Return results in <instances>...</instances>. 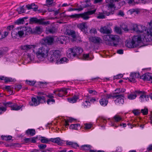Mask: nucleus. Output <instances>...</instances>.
Masks as SVG:
<instances>
[{
	"mask_svg": "<svg viewBox=\"0 0 152 152\" xmlns=\"http://www.w3.org/2000/svg\"><path fill=\"white\" fill-rule=\"evenodd\" d=\"M25 23V20H24L23 19H22V18L18 19L15 22V23L18 25L23 24Z\"/></svg>",
	"mask_w": 152,
	"mask_h": 152,
	"instance_id": "43",
	"label": "nucleus"
},
{
	"mask_svg": "<svg viewBox=\"0 0 152 152\" xmlns=\"http://www.w3.org/2000/svg\"><path fill=\"white\" fill-rule=\"evenodd\" d=\"M77 27L82 31L83 32L85 31V29H87L88 28V26L85 22H83L78 24Z\"/></svg>",
	"mask_w": 152,
	"mask_h": 152,
	"instance_id": "19",
	"label": "nucleus"
},
{
	"mask_svg": "<svg viewBox=\"0 0 152 152\" xmlns=\"http://www.w3.org/2000/svg\"><path fill=\"white\" fill-rule=\"evenodd\" d=\"M39 140L41 142L43 143H47L50 141V139H49L45 137H41L40 138Z\"/></svg>",
	"mask_w": 152,
	"mask_h": 152,
	"instance_id": "34",
	"label": "nucleus"
},
{
	"mask_svg": "<svg viewBox=\"0 0 152 152\" xmlns=\"http://www.w3.org/2000/svg\"><path fill=\"white\" fill-rule=\"evenodd\" d=\"M118 91V92H115V93H113V94H115L117 95H124V94H121L120 93H124L126 91V89L124 88H118L116 89L115 90V91Z\"/></svg>",
	"mask_w": 152,
	"mask_h": 152,
	"instance_id": "33",
	"label": "nucleus"
},
{
	"mask_svg": "<svg viewBox=\"0 0 152 152\" xmlns=\"http://www.w3.org/2000/svg\"><path fill=\"white\" fill-rule=\"evenodd\" d=\"M61 56V52L59 50H51L48 54L47 58L50 62H55L56 63L57 61L60 58Z\"/></svg>",
	"mask_w": 152,
	"mask_h": 152,
	"instance_id": "5",
	"label": "nucleus"
},
{
	"mask_svg": "<svg viewBox=\"0 0 152 152\" xmlns=\"http://www.w3.org/2000/svg\"><path fill=\"white\" fill-rule=\"evenodd\" d=\"M115 30L116 33L119 34H122V31L121 29L118 27H116L115 28Z\"/></svg>",
	"mask_w": 152,
	"mask_h": 152,
	"instance_id": "54",
	"label": "nucleus"
},
{
	"mask_svg": "<svg viewBox=\"0 0 152 152\" xmlns=\"http://www.w3.org/2000/svg\"><path fill=\"white\" fill-rule=\"evenodd\" d=\"M37 98L39 104L40 103H45L46 102L45 97L44 96H37Z\"/></svg>",
	"mask_w": 152,
	"mask_h": 152,
	"instance_id": "27",
	"label": "nucleus"
},
{
	"mask_svg": "<svg viewBox=\"0 0 152 152\" xmlns=\"http://www.w3.org/2000/svg\"><path fill=\"white\" fill-rule=\"evenodd\" d=\"M113 118L115 121L118 122L121 120L122 118L119 115H115L113 117Z\"/></svg>",
	"mask_w": 152,
	"mask_h": 152,
	"instance_id": "50",
	"label": "nucleus"
},
{
	"mask_svg": "<svg viewBox=\"0 0 152 152\" xmlns=\"http://www.w3.org/2000/svg\"><path fill=\"white\" fill-rule=\"evenodd\" d=\"M132 112L135 115H139L141 113L140 111L138 109L134 110H132Z\"/></svg>",
	"mask_w": 152,
	"mask_h": 152,
	"instance_id": "53",
	"label": "nucleus"
},
{
	"mask_svg": "<svg viewBox=\"0 0 152 152\" xmlns=\"http://www.w3.org/2000/svg\"><path fill=\"white\" fill-rule=\"evenodd\" d=\"M56 31V29L55 27H53L52 28H47L46 32L47 34H53Z\"/></svg>",
	"mask_w": 152,
	"mask_h": 152,
	"instance_id": "30",
	"label": "nucleus"
},
{
	"mask_svg": "<svg viewBox=\"0 0 152 152\" xmlns=\"http://www.w3.org/2000/svg\"><path fill=\"white\" fill-rule=\"evenodd\" d=\"M24 34L23 31H19L18 32V34L20 37H22Z\"/></svg>",
	"mask_w": 152,
	"mask_h": 152,
	"instance_id": "62",
	"label": "nucleus"
},
{
	"mask_svg": "<svg viewBox=\"0 0 152 152\" xmlns=\"http://www.w3.org/2000/svg\"><path fill=\"white\" fill-rule=\"evenodd\" d=\"M53 1L54 0H46V4L45 5L48 7L52 5Z\"/></svg>",
	"mask_w": 152,
	"mask_h": 152,
	"instance_id": "51",
	"label": "nucleus"
},
{
	"mask_svg": "<svg viewBox=\"0 0 152 152\" xmlns=\"http://www.w3.org/2000/svg\"><path fill=\"white\" fill-rule=\"evenodd\" d=\"M82 105L84 108L90 106V103L89 101L86 100L82 103Z\"/></svg>",
	"mask_w": 152,
	"mask_h": 152,
	"instance_id": "39",
	"label": "nucleus"
},
{
	"mask_svg": "<svg viewBox=\"0 0 152 152\" xmlns=\"http://www.w3.org/2000/svg\"><path fill=\"white\" fill-rule=\"evenodd\" d=\"M81 95L79 93H75L74 96L71 98H67V100L70 103H74L76 102L77 100L79 99Z\"/></svg>",
	"mask_w": 152,
	"mask_h": 152,
	"instance_id": "12",
	"label": "nucleus"
},
{
	"mask_svg": "<svg viewBox=\"0 0 152 152\" xmlns=\"http://www.w3.org/2000/svg\"><path fill=\"white\" fill-rule=\"evenodd\" d=\"M37 139V137H33L31 138H29V142H31L32 143H35L36 142V140Z\"/></svg>",
	"mask_w": 152,
	"mask_h": 152,
	"instance_id": "55",
	"label": "nucleus"
},
{
	"mask_svg": "<svg viewBox=\"0 0 152 152\" xmlns=\"http://www.w3.org/2000/svg\"><path fill=\"white\" fill-rule=\"evenodd\" d=\"M13 104L11 102L3 103V105L4 106V107H6L7 108V107H11V109H12Z\"/></svg>",
	"mask_w": 152,
	"mask_h": 152,
	"instance_id": "42",
	"label": "nucleus"
},
{
	"mask_svg": "<svg viewBox=\"0 0 152 152\" xmlns=\"http://www.w3.org/2000/svg\"><path fill=\"white\" fill-rule=\"evenodd\" d=\"M66 39L67 37L66 36H62L58 37L56 40L58 43L63 44L64 42H65Z\"/></svg>",
	"mask_w": 152,
	"mask_h": 152,
	"instance_id": "22",
	"label": "nucleus"
},
{
	"mask_svg": "<svg viewBox=\"0 0 152 152\" xmlns=\"http://www.w3.org/2000/svg\"><path fill=\"white\" fill-rule=\"evenodd\" d=\"M103 39L105 41L113 42V45L116 46L119 42L120 38L117 35L109 34L104 36Z\"/></svg>",
	"mask_w": 152,
	"mask_h": 152,
	"instance_id": "6",
	"label": "nucleus"
},
{
	"mask_svg": "<svg viewBox=\"0 0 152 152\" xmlns=\"http://www.w3.org/2000/svg\"><path fill=\"white\" fill-rule=\"evenodd\" d=\"M143 41H145V39L143 37L141 36H134L131 41L126 42V45L127 47L129 48H132L136 47L139 44L143 43Z\"/></svg>",
	"mask_w": 152,
	"mask_h": 152,
	"instance_id": "2",
	"label": "nucleus"
},
{
	"mask_svg": "<svg viewBox=\"0 0 152 152\" xmlns=\"http://www.w3.org/2000/svg\"><path fill=\"white\" fill-rule=\"evenodd\" d=\"M0 80H4L5 83H6L13 81V80L12 78L4 77V76H1V77H0Z\"/></svg>",
	"mask_w": 152,
	"mask_h": 152,
	"instance_id": "31",
	"label": "nucleus"
},
{
	"mask_svg": "<svg viewBox=\"0 0 152 152\" xmlns=\"http://www.w3.org/2000/svg\"><path fill=\"white\" fill-rule=\"evenodd\" d=\"M21 49L22 50H23L26 53V55L27 57V58H28V53H27L28 50V45H22L21 46Z\"/></svg>",
	"mask_w": 152,
	"mask_h": 152,
	"instance_id": "29",
	"label": "nucleus"
},
{
	"mask_svg": "<svg viewBox=\"0 0 152 152\" xmlns=\"http://www.w3.org/2000/svg\"><path fill=\"white\" fill-rule=\"evenodd\" d=\"M80 124H72L69 126L70 129H72L77 130L78 127H80Z\"/></svg>",
	"mask_w": 152,
	"mask_h": 152,
	"instance_id": "36",
	"label": "nucleus"
},
{
	"mask_svg": "<svg viewBox=\"0 0 152 152\" xmlns=\"http://www.w3.org/2000/svg\"><path fill=\"white\" fill-rule=\"evenodd\" d=\"M141 91H136L135 93L134 94H131L128 96V98L130 100H132L135 99L137 95H138V94L141 93Z\"/></svg>",
	"mask_w": 152,
	"mask_h": 152,
	"instance_id": "21",
	"label": "nucleus"
},
{
	"mask_svg": "<svg viewBox=\"0 0 152 152\" xmlns=\"http://www.w3.org/2000/svg\"><path fill=\"white\" fill-rule=\"evenodd\" d=\"M55 102V100L53 99H49L47 101V103L48 104H49L50 103L52 104Z\"/></svg>",
	"mask_w": 152,
	"mask_h": 152,
	"instance_id": "59",
	"label": "nucleus"
},
{
	"mask_svg": "<svg viewBox=\"0 0 152 152\" xmlns=\"http://www.w3.org/2000/svg\"><path fill=\"white\" fill-rule=\"evenodd\" d=\"M83 51V49L76 47L70 48L67 52V56L68 58H73L74 57H78Z\"/></svg>",
	"mask_w": 152,
	"mask_h": 152,
	"instance_id": "4",
	"label": "nucleus"
},
{
	"mask_svg": "<svg viewBox=\"0 0 152 152\" xmlns=\"http://www.w3.org/2000/svg\"><path fill=\"white\" fill-rule=\"evenodd\" d=\"M67 145L70 146L72 148L76 149L77 147H79V145L77 143L75 142H73L70 141H67L66 142Z\"/></svg>",
	"mask_w": 152,
	"mask_h": 152,
	"instance_id": "23",
	"label": "nucleus"
},
{
	"mask_svg": "<svg viewBox=\"0 0 152 152\" xmlns=\"http://www.w3.org/2000/svg\"><path fill=\"white\" fill-rule=\"evenodd\" d=\"M1 138L3 140H5L6 141H8L12 139V137L11 136H7L2 135L1 136Z\"/></svg>",
	"mask_w": 152,
	"mask_h": 152,
	"instance_id": "47",
	"label": "nucleus"
},
{
	"mask_svg": "<svg viewBox=\"0 0 152 152\" xmlns=\"http://www.w3.org/2000/svg\"><path fill=\"white\" fill-rule=\"evenodd\" d=\"M50 141L57 143L58 145H61L62 144V141L61 140V139L59 137L54 138H51L50 139Z\"/></svg>",
	"mask_w": 152,
	"mask_h": 152,
	"instance_id": "26",
	"label": "nucleus"
},
{
	"mask_svg": "<svg viewBox=\"0 0 152 152\" xmlns=\"http://www.w3.org/2000/svg\"><path fill=\"white\" fill-rule=\"evenodd\" d=\"M38 19L35 17H33L30 18L29 20L30 24H32L33 23L37 24Z\"/></svg>",
	"mask_w": 152,
	"mask_h": 152,
	"instance_id": "38",
	"label": "nucleus"
},
{
	"mask_svg": "<svg viewBox=\"0 0 152 152\" xmlns=\"http://www.w3.org/2000/svg\"><path fill=\"white\" fill-rule=\"evenodd\" d=\"M36 133V131L34 129H29V135L31 136L34 135Z\"/></svg>",
	"mask_w": 152,
	"mask_h": 152,
	"instance_id": "49",
	"label": "nucleus"
},
{
	"mask_svg": "<svg viewBox=\"0 0 152 152\" xmlns=\"http://www.w3.org/2000/svg\"><path fill=\"white\" fill-rule=\"evenodd\" d=\"M53 93L58 95L59 97H61L64 96V95L66 94L67 93V92L66 88H63L60 90L55 91L53 92Z\"/></svg>",
	"mask_w": 152,
	"mask_h": 152,
	"instance_id": "13",
	"label": "nucleus"
},
{
	"mask_svg": "<svg viewBox=\"0 0 152 152\" xmlns=\"http://www.w3.org/2000/svg\"><path fill=\"white\" fill-rule=\"evenodd\" d=\"M138 95H140L139 99L142 102L147 101L149 99V97L148 95H146L145 94L142 93V91H141V93L138 94Z\"/></svg>",
	"mask_w": 152,
	"mask_h": 152,
	"instance_id": "18",
	"label": "nucleus"
},
{
	"mask_svg": "<svg viewBox=\"0 0 152 152\" xmlns=\"http://www.w3.org/2000/svg\"><path fill=\"white\" fill-rule=\"evenodd\" d=\"M100 31L103 34H109L112 31L110 29L108 28L106 26H104L100 28Z\"/></svg>",
	"mask_w": 152,
	"mask_h": 152,
	"instance_id": "20",
	"label": "nucleus"
},
{
	"mask_svg": "<svg viewBox=\"0 0 152 152\" xmlns=\"http://www.w3.org/2000/svg\"><path fill=\"white\" fill-rule=\"evenodd\" d=\"M83 8L80 7L78 8H70L68 10V11H72L74 10H78L79 11H81L83 10Z\"/></svg>",
	"mask_w": 152,
	"mask_h": 152,
	"instance_id": "52",
	"label": "nucleus"
},
{
	"mask_svg": "<svg viewBox=\"0 0 152 152\" xmlns=\"http://www.w3.org/2000/svg\"><path fill=\"white\" fill-rule=\"evenodd\" d=\"M54 39L53 37H47L42 39V44L46 45L47 44L48 45H51L53 43Z\"/></svg>",
	"mask_w": 152,
	"mask_h": 152,
	"instance_id": "14",
	"label": "nucleus"
},
{
	"mask_svg": "<svg viewBox=\"0 0 152 152\" xmlns=\"http://www.w3.org/2000/svg\"><path fill=\"white\" fill-rule=\"evenodd\" d=\"M83 59H84L85 60H91L93 58V57L91 58L90 57L89 54H84L83 55Z\"/></svg>",
	"mask_w": 152,
	"mask_h": 152,
	"instance_id": "41",
	"label": "nucleus"
},
{
	"mask_svg": "<svg viewBox=\"0 0 152 152\" xmlns=\"http://www.w3.org/2000/svg\"><path fill=\"white\" fill-rule=\"evenodd\" d=\"M91 5L89 0H86L83 4V8H86L90 6Z\"/></svg>",
	"mask_w": 152,
	"mask_h": 152,
	"instance_id": "48",
	"label": "nucleus"
},
{
	"mask_svg": "<svg viewBox=\"0 0 152 152\" xmlns=\"http://www.w3.org/2000/svg\"><path fill=\"white\" fill-rule=\"evenodd\" d=\"M24 6H23L22 7H20L17 9V10L19 14H21L24 12L25 10L24 8Z\"/></svg>",
	"mask_w": 152,
	"mask_h": 152,
	"instance_id": "40",
	"label": "nucleus"
},
{
	"mask_svg": "<svg viewBox=\"0 0 152 152\" xmlns=\"http://www.w3.org/2000/svg\"><path fill=\"white\" fill-rule=\"evenodd\" d=\"M7 110L6 107L1 106L0 107V115L2 114Z\"/></svg>",
	"mask_w": 152,
	"mask_h": 152,
	"instance_id": "56",
	"label": "nucleus"
},
{
	"mask_svg": "<svg viewBox=\"0 0 152 152\" xmlns=\"http://www.w3.org/2000/svg\"><path fill=\"white\" fill-rule=\"evenodd\" d=\"M92 147V146L90 145H84L80 146V149L84 151H87L89 150Z\"/></svg>",
	"mask_w": 152,
	"mask_h": 152,
	"instance_id": "32",
	"label": "nucleus"
},
{
	"mask_svg": "<svg viewBox=\"0 0 152 152\" xmlns=\"http://www.w3.org/2000/svg\"><path fill=\"white\" fill-rule=\"evenodd\" d=\"M38 6L34 3L29 5V10H33L34 11H36L38 9Z\"/></svg>",
	"mask_w": 152,
	"mask_h": 152,
	"instance_id": "35",
	"label": "nucleus"
},
{
	"mask_svg": "<svg viewBox=\"0 0 152 152\" xmlns=\"http://www.w3.org/2000/svg\"><path fill=\"white\" fill-rule=\"evenodd\" d=\"M96 10V9H94L93 10L88 11L86 12H85L83 13L79 14H75L70 15L67 16L66 15H64V17H69L72 18H81L84 20H87L89 18V15H92L95 13Z\"/></svg>",
	"mask_w": 152,
	"mask_h": 152,
	"instance_id": "3",
	"label": "nucleus"
},
{
	"mask_svg": "<svg viewBox=\"0 0 152 152\" xmlns=\"http://www.w3.org/2000/svg\"><path fill=\"white\" fill-rule=\"evenodd\" d=\"M123 76V75L122 74H120L116 76H115L114 77V79H119L121 77H122Z\"/></svg>",
	"mask_w": 152,
	"mask_h": 152,
	"instance_id": "61",
	"label": "nucleus"
},
{
	"mask_svg": "<svg viewBox=\"0 0 152 152\" xmlns=\"http://www.w3.org/2000/svg\"><path fill=\"white\" fill-rule=\"evenodd\" d=\"M49 50L48 47L45 44H42L39 48H37L36 45H29V52L33 53L32 56L31 54L29 55V58L31 61L33 60L35 54L39 60H43L44 58L48 57Z\"/></svg>",
	"mask_w": 152,
	"mask_h": 152,
	"instance_id": "1",
	"label": "nucleus"
},
{
	"mask_svg": "<svg viewBox=\"0 0 152 152\" xmlns=\"http://www.w3.org/2000/svg\"><path fill=\"white\" fill-rule=\"evenodd\" d=\"M67 33L69 35H70L73 38H75L76 37V36L75 34V32L72 30L70 31L69 32H68Z\"/></svg>",
	"mask_w": 152,
	"mask_h": 152,
	"instance_id": "46",
	"label": "nucleus"
},
{
	"mask_svg": "<svg viewBox=\"0 0 152 152\" xmlns=\"http://www.w3.org/2000/svg\"><path fill=\"white\" fill-rule=\"evenodd\" d=\"M22 88V86L21 85H17L15 86V89L17 91H19Z\"/></svg>",
	"mask_w": 152,
	"mask_h": 152,
	"instance_id": "64",
	"label": "nucleus"
},
{
	"mask_svg": "<svg viewBox=\"0 0 152 152\" xmlns=\"http://www.w3.org/2000/svg\"><path fill=\"white\" fill-rule=\"evenodd\" d=\"M149 29L142 25L137 24L134 25L133 28V30L137 33H143L146 35L148 33Z\"/></svg>",
	"mask_w": 152,
	"mask_h": 152,
	"instance_id": "7",
	"label": "nucleus"
},
{
	"mask_svg": "<svg viewBox=\"0 0 152 152\" xmlns=\"http://www.w3.org/2000/svg\"><path fill=\"white\" fill-rule=\"evenodd\" d=\"M148 33L146 35L144 36L143 38L145 39V41H143V42H152V28H150L148 31Z\"/></svg>",
	"mask_w": 152,
	"mask_h": 152,
	"instance_id": "10",
	"label": "nucleus"
},
{
	"mask_svg": "<svg viewBox=\"0 0 152 152\" xmlns=\"http://www.w3.org/2000/svg\"><path fill=\"white\" fill-rule=\"evenodd\" d=\"M89 32L91 34H94L96 33L97 31L96 28H92L90 30Z\"/></svg>",
	"mask_w": 152,
	"mask_h": 152,
	"instance_id": "57",
	"label": "nucleus"
},
{
	"mask_svg": "<svg viewBox=\"0 0 152 152\" xmlns=\"http://www.w3.org/2000/svg\"><path fill=\"white\" fill-rule=\"evenodd\" d=\"M28 26H25L23 27L22 28V30L26 34H28V31H27L28 29Z\"/></svg>",
	"mask_w": 152,
	"mask_h": 152,
	"instance_id": "58",
	"label": "nucleus"
},
{
	"mask_svg": "<svg viewBox=\"0 0 152 152\" xmlns=\"http://www.w3.org/2000/svg\"><path fill=\"white\" fill-rule=\"evenodd\" d=\"M21 108L20 106L16 104H13L12 106V107L11 110H18L20 109Z\"/></svg>",
	"mask_w": 152,
	"mask_h": 152,
	"instance_id": "37",
	"label": "nucleus"
},
{
	"mask_svg": "<svg viewBox=\"0 0 152 152\" xmlns=\"http://www.w3.org/2000/svg\"><path fill=\"white\" fill-rule=\"evenodd\" d=\"M38 147L40 149H44L46 147L45 144H41L38 145Z\"/></svg>",
	"mask_w": 152,
	"mask_h": 152,
	"instance_id": "63",
	"label": "nucleus"
},
{
	"mask_svg": "<svg viewBox=\"0 0 152 152\" xmlns=\"http://www.w3.org/2000/svg\"><path fill=\"white\" fill-rule=\"evenodd\" d=\"M140 78L144 81H150L151 80H152V74L146 73L140 76Z\"/></svg>",
	"mask_w": 152,
	"mask_h": 152,
	"instance_id": "15",
	"label": "nucleus"
},
{
	"mask_svg": "<svg viewBox=\"0 0 152 152\" xmlns=\"http://www.w3.org/2000/svg\"><path fill=\"white\" fill-rule=\"evenodd\" d=\"M129 12L131 14L134 13L135 14H138L139 12V11L137 9H132L129 10Z\"/></svg>",
	"mask_w": 152,
	"mask_h": 152,
	"instance_id": "45",
	"label": "nucleus"
},
{
	"mask_svg": "<svg viewBox=\"0 0 152 152\" xmlns=\"http://www.w3.org/2000/svg\"><path fill=\"white\" fill-rule=\"evenodd\" d=\"M115 96V97H112V99L116 98L115 100V103L116 104H123L124 103V95H117L115 94H112V96Z\"/></svg>",
	"mask_w": 152,
	"mask_h": 152,
	"instance_id": "9",
	"label": "nucleus"
},
{
	"mask_svg": "<svg viewBox=\"0 0 152 152\" xmlns=\"http://www.w3.org/2000/svg\"><path fill=\"white\" fill-rule=\"evenodd\" d=\"M42 31V28L39 26H37L33 29L29 27V32L33 34H40Z\"/></svg>",
	"mask_w": 152,
	"mask_h": 152,
	"instance_id": "16",
	"label": "nucleus"
},
{
	"mask_svg": "<svg viewBox=\"0 0 152 152\" xmlns=\"http://www.w3.org/2000/svg\"><path fill=\"white\" fill-rule=\"evenodd\" d=\"M140 112L144 115H147L148 113V110L147 108L145 107L144 109H141Z\"/></svg>",
	"mask_w": 152,
	"mask_h": 152,
	"instance_id": "44",
	"label": "nucleus"
},
{
	"mask_svg": "<svg viewBox=\"0 0 152 152\" xmlns=\"http://www.w3.org/2000/svg\"><path fill=\"white\" fill-rule=\"evenodd\" d=\"M140 76V74L138 72H132L130 75L129 78L127 77V78L128 79L129 81L135 83L136 81L135 79L138 78Z\"/></svg>",
	"mask_w": 152,
	"mask_h": 152,
	"instance_id": "11",
	"label": "nucleus"
},
{
	"mask_svg": "<svg viewBox=\"0 0 152 152\" xmlns=\"http://www.w3.org/2000/svg\"><path fill=\"white\" fill-rule=\"evenodd\" d=\"M89 39L90 41L95 44H99L102 41L100 38L96 37H91Z\"/></svg>",
	"mask_w": 152,
	"mask_h": 152,
	"instance_id": "17",
	"label": "nucleus"
},
{
	"mask_svg": "<svg viewBox=\"0 0 152 152\" xmlns=\"http://www.w3.org/2000/svg\"><path fill=\"white\" fill-rule=\"evenodd\" d=\"M49 21H45L43 19H38L37 24L42 25H46L49 24Z\"/></svg>",
	"mask_w": 152,
	"mask_h": 152,
	"instance_id": "28",
	"label": "nucleus"
},
{
	"mask_svg": "<svg viewBox=\"0 0 152 152\" xmlns=\"http://www.w3.org/2000/svg\"><path fill=\"white\" fill-rule=\"evenodd\" d=\"M68 59L66 57H63L59 59L57 61L56 64H60L65 63H67L68 61Z\"/></svg>",
	"mask_w": 152,
	"mask_h": 152,
	"instance_id": "25",
	"label": "nucleus"
},
{
	"mask_svg": "<svg viewBox=\"0 0 152 152\" xmlns=\"http://www.w3.org/2000/svg\"><path fill=\"white\" fill-rule=\"evenodd\" d=\"M30 106H36L39 105V102L37 99L34 97H32L31 98V102L29 103Z\"/></svg>",
	"mask_w": 152,
	"mask_h": 152,
	"instance_id": "24",
	"label": "nucleus"
},
{
	"mask_svg": "<svg viewBox=\"0 0 152 152\" xmlns=\"http://www.w3.org/2000/svg\"><path fill=\"white\" fill-rule=\"evenodd\" d=\"M18 32H15V30H12L11 32V35L12 37H16L17 36Z\"/></svg>",
	"mask_w": 152,
	"mask_h": 152,
	"instance_id": "60",
	"label": "nucleus"
},
{
	"mask_svg": "<svg viewBox=\"0 0 152 152\" xmlns=\"http://www.w3.org/2000/svg\"><path fill=\"white\" fill-rule=\"evenodd\" d=\"M113 97L115 96H113ZM113 96H112V94H103L101 96V99L99 101L100 104L102 106H106L108 102V99H112Z\"/></svg>",
	"mask_w": 152,
	"mask_h": 152,
	"instance_id": "8",
	"label": "nucleus"
}]
</instances>
